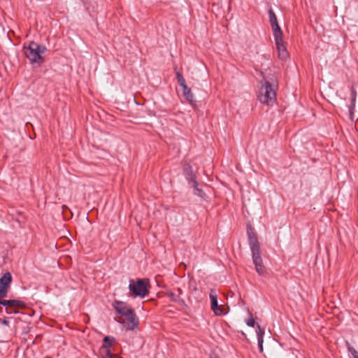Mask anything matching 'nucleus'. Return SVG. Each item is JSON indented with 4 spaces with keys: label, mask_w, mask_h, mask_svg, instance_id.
Masks as SVG:
<instances>
[{
    "label": "nucleus",
    "mask_w": 358,
    "mask_h": 358,
    "mask_svg": "<svg viewBox=\"0 0 358 358\" xmlns=\"http://www.w3.org/2000/svg\"><path fill=\"white\" fill-rule=\"evenodd\" d=\"M115 341V338L110 336H105L103 338L104 344L102 348H106V350H110L112 344Z\"/></svg>",
    "instance_id": "obj_18"
},
{
    "label": "nucleus",
    "mask_w": 358,
    "mask_h": 358,
    "mask_svg": "<svg viewBox=\"0 0 358 358\" xmlns=\"http://www.w3.org/2000/svg\"><path fill=\"white\" fill-rule=\"evenodd\" d=\"M183 173L186 177V179L189 182H193L196 180V176L193 172V169L189 163L185 162L183 165Z\"/></svg>",
    "instance_id": "obj_12"
},
{
    "label": "nucleus",
    "mask_w": 358,
    "mask_h": 358,
    "mask_svg": "<svg viewBox=\"0 0 358 358\" xmlns=\"http://www.w3.org/2000/svg\"><path fill=\"white\" fill-rule=\"evenodd\" d=\"M192 183V186L194 189V194L201 197L204 199L206 196L205 192L199 187V183L196 182V180H194Z\"/></svg>",
    "instance_id": "obj_17"
},
{
    "label": "nucleus",
    "mask_w": 358,
    "mask_h": 358,
    "mask_svg": "<svg viewBox=\"0 0 358 358\" xmlns=\"http://www.w3.org/2000/svg\"><path fill=\"white\" fill-rule=\"evenodd\" d=\"M247 234L252 254H257V252H261L260 245L258 241L257 236L254 231V229L250 224L247 225Z\"/></svg>",
    "instance_id": "obj_5"
},
{
    "label": "nucleus",
    "mask_w": 358,
    "mask_h": 358,
    "mask_svg": "<svg viewBox=\"0 0 358 358\" xmlns=\"http://www.w3.org/2000/svg\"><path fill=\"white\" fill-rule=\"evenodd\" d=\"M176 78L178 80V83L179 85L182 89V95L185 99L190 103H192L194 101V95L192 92L189 87L186 84L185 79L183 76L180 72H176Z\"/></svg>",
    "instance_id": "obj_6"
},
{
    "label": "nucleus",
    "mask_w": 358,
    "mask_h": 358,
    "mask_svg": "<svg viewBox=\"0 0 358 358\" xmlns=\"http://www.w3.org/2000/svg\"><path fill=\"white\" fill-rule=\"evenodd\" d=\"M106 358H113V355L110 350H106Z\"/></svg>",
    "instance_id": "obj_24"
},
{
    "label": "nucleus",
    "mask_w": 358,
    "mask_h": 358,
    "mask_svg": "<svg viewBox=\"0 0 358 358\" xmlns=\"http://www.w3.org/2000/svg\"><path fill=\"white\" fill-rule=\"evenodd\" d=\"M113 307L120 317L118 322L124 325L127 330H134L138 326V319L134 310L127 303L115 300Z\"/></svg>",
    "instance_id": "obj_1"
},
{
    "label": "nucleus",
    "mask_w": 358,
    "mask_h": 358,
    "mask_svg": "<svg viewBox=\"0 0 358 358\" xmlns=\"http://www.w3.org/2000/svg\"><path fill=\"white\" fill-rule=\"evenodd\" d=\"M274 38H275V42L279 59H280L282 60L287 59V57H289V53L287 50L285 43L283 41V34L282 35H275V36H274Z\"/></svg>",
    "instance_id": "obj_7"
},
{
    "label": "nucleus",
    "mask_w": 358,
    "mask_h": 358,
    "mask_svg": "<svg viewBox=\"0 0 358 358\" xmlns=\"http://www.w3.org/2000/svg\"><path fill=\"white\" fill-rule=\"evenodd\" d=\"M62 209H63V213H64L66 210H69V208L66 205H63Z\"/></svg>",
    "instance_id": "obj_26"
},
{
    "label": "nucleus",
    "mask_w": 358,
    "mask_h": 358,
    "mask_svg": "<svg viewBox=\"0 0 358 358\" xmlns=\"http://www.w3.org/2000/svg\"><path fill=\"white\" fill-rule=\"evenodd\" d=\"M268 15L271 26L273 32V36L282 35L283 33L278 23L277 17L272 9H270L268 10Z\"/></svg>",
    "instance_id": "obj_10"
},
{
    "label": "nucleus",
    "mask_w": 358,
    "mask_h": 358,
    "mask_svg": "<svg viewBox=\"0 0 358 358\" xmlns=\"http://www.w3.org/2000/svg\"><path fill=\"white\" fill-rule=\"evenodd\" d=\"M253 263L255 266L256 271L260 275H264L266 273V269L263 264L261 252L252 254Z\"/></svg>",
    "instance_id": "obj_8"
},
{
    "label": "nucleus",
    "mask_w": 358,
    "mask_h": 358,
    "mask_svg": "<svg viewBox=\"0 0 358 358\" xmlns=\"http://www.w3.org/2000/svg\"><path fill=\"white\" fill-rule=\"evenodd\" d=\"M346 345L348 352L351 355V358H358V352L353 347H352L348 341L346 342Z\"/></svg>",
    "instance_id": "obj_19"
},
{
    "label": "nucleus",
    "mask_w": 358,
    "mask_h": 358,
    "mask_svg": "<svg viewBox=\"0 0 358 358\" xmlns=\"http://www.w3.org/2000/svg\"><path fill=\"white\" fill-rule=\"evenodd\" d=\"M166 295L170 299V300L172 302L176 303V304L182 307L187 306L185 300L182 297H179L178 294H177L176 292L169 290L166 292Z\"/></svg>",
    "instance_id": "obj_11"
},
{
    "label": "nucleus",
    "mask_w": 358,
    "mask_h": 358,
    "mask_svg": "<svg viewBox=\"0 0 358 358\" xmlns=\"http://www.w3.org/2000/svg\"><path fill=\"white\" fill-rule=\"evenodd\" d=\"M26 307L25 306H16L15 308H8V309H7L6 311L8 314H12V313H19V309H22V308H24Z\"/></svg>",
    "instance_id": "obj_21"
},
{
    "label": "nucleus",
    "mask_w": 358,
    "mask_h": 358,
    "mask_svg": "<svg viewBox=\"0 0 358 358\" xmlns=\"http://www.w3.org/2000/svg\"><path fill=\"white\" fill-rule=\"evenodd\" d=\"M12 282V276L9 272L5 273L0 278V284L5 285L7 287H10V285Z\"/></svg>",
    "instance_id": "obj_15"
},
{
    "label": "nucleus",
    "mask_w": 358,
    "mask_h": 358,
    "mask_svg": "<svg viewBox=\"0 0 358 358\" xmlns=\"http://www.w3.org/2000/svg\"><path fill=\"white\" fill-rule=\"evenodd\" d=\"M173 292H176V294H178L179 297H182L181 296L183 294V291L180 287H178Z\"/></svg>",
    "instance_id": "obj_23"
},
{
    "label": "nucleus",
    "mask_w": 358,
    "mask_h": 358,
    "mask_svg": "<svg viewBox=\"0 0 358 358\" xmlns=\"http://www.w3.org/2000/svg\"><path fill=\"white\" fill-rule=\"evenodd\" d=\"M8 287H6L5 285H2L0 284V299H3L5 296H6Z\"/></svg>",
    "instance_id": "obj_20"
},
{
    "label": "nucleus",
    "mask_w": 358,
    "mask_h": 358,
    "mask_svg": "<svg viewBox=\"0 0 358 358\" xmlns=\"http://www.w3.org/2000/svg\"><path fill=\"white\" fill-rule=\"evenodd\" d=\"M278 85L273 79L271 81L264 78L258 94V99L262 103L272 105L276 100V89Z\"/></svg>",
    "instance_id": "obj_2"
},
{
    "label": "nucleus",
    "mask_w": 358,
    "mask_h": 358,
    "mask_svg": "<svg viewBox=\"0 0 358 358\" xmlns=\"http://www.w3.org/2000/svg\"><path fill=\"white\" fill-rule=\"evenodd\" d=\"M210 299L211 302V308L216 315H222L224 314L223 308L217 303V296L216 292L211 289L210 292Z\"/></svg>",
    "instance_id": "obj_9"
},
{
    "label": "nucleus",
    "mask_w": 358,
    "mask_h": 358,
    "mask_svg": "<svg viewBox=\"0 0 358 358\" xmlns=\"http://www.w3.org/2000/svg\"><path fill=\"white\" fill-rule=\"evenodd\" d=\"M246 324L247 325H248L249 327H255V320L252 318V317H250L249 318L248 320H247L246 321Z\"/></svg>",
    "instance_id": "obj_22"
},
{
    "label": "nucleus",
    "mask_w": 358,
    "mask_h": 358,
    "mask_svg": "<svg viewBox=\"0 0 358 358\" xmlns=\"http://www.w3.org/2000/svg\"><path fill=\"white\" fill-rule=\"evenodd\" d=\"M258 331H257V339H258V347L260 352H263V337L264 334V331L261 329L260 326L257 324Z\"/></svg>",
    "instance_id": "obj_16"
},
{
    "label": "nucleus",
    "mask_w": 358,
    "mask_h": 358,
    "mask_svg": "<svg viewBox=\"0 0 358 358\" xmlns=\"http://www.w3.org/2000/svg\"><path fill=\"white\" fill-rule=\"evenodd\" d=\"M356 98H357V92L353 86L350 87V101L351 103L349 106V112H350V119L353 120V113L355 107V102H356Z\"/></svg>",
    "instance_id": "obj_14"
},
{
    "label": "nucleus",
    "mask_w": 358,
    "mask_h": 358,
    "mask_svg": "<svg viewBox=\"0 0 358 358\" xmlns=\"http://www.w3.org/2000/svg\"><path fill=\"white\" fill-rule=\"evenodd\" d=\"M3 325L8 326L9 321L7 319H3L1 322Z\"/></svg>",
    "instance_id": "obj_25"
},
{
    "label": "nucleus",
    "mask_w": 358,
    "mask_h": 358,
    "mask_svg": "<svg viewBox=\"0 0 358 358\" xmlns=\"http://www.w3.org/2000/svg\"><path fill=\"white\" fill-rule=\"evenodd\" d=\"M0 304L6 306V310L8 309V308H15L16 306H25V303L20 300H5L3 299H0Z\"/></svg>",
    "instance_id": "obj_13"
},
{
    "label": "nucleus",
    "mask_w": 358,
    "mask_h": 358,
    "mask_svg": "<svg viewBox=\"0 0 358 358\" xmlns=\"http://www.w3.org/2000/svg\"><path fill=\"white\" fill-rule=\"evenodd\" d=\"M23 50L26 57L29 60L31 64L37 63L40 66L45 62L42 55L47 51L45 46L31 41L28 46L25 44L24 45Z\"/></svg>",
    "instance_id": "obj_3"
},
{
    "label": "nucleus",
    "mask_w": 358,
    "mask_h": 358,
    "mask_svg": "<svg viewBox=\"0 0 358 358\" xmlns=\"http://www.w3.org/2000/svg\"><path fill=\"white\" fill-rule=\"evenodd\" d=\"M150 286L149 280L146 278L129 280V289L130 296L135 297L144 298L150 293L149 289Z\"/></svg>",
    "instance_id": "obj_4"
}]
</instances>
